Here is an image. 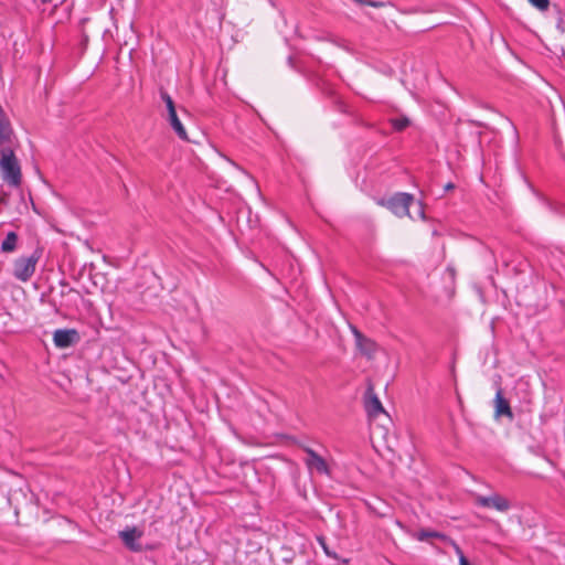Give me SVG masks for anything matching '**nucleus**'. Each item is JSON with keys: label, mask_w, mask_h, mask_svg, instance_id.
Segmentation results:
<instances>
[{"label": "nucleus", "mask_w": 565, "mask_h": 565, "mask_svg": "<svg viewBox=\"0 0 565 565\" xmlns=\"http://www.w3.org/2000/svg\"><path fill=\"white\" fill-rule=\"evenodd\" d=\"M0 174L11 188H19L22 183L21 167L11 146L0 148Z\"/></svg>", "instance_id": "1"}, {"label": "nucleus", "mask_w": 565, "mask_h": 565, "mask_svg": "<svg viewBox=\"0 0 565 565\" xmlns=\"http://www.w3.org/2000/svg\"><path fill=\"white\" fill-rule=\"evenodd\" d=\"M415 198L407 192H396L388 198H381L376 201L380 206L386 207L395 216L402 218L411 216L409 207L414 203Z\"/></svg>", "instance_id": "2"}, {"label": "nucleus", "mask_w": 565, "mask_h": 565, "mask_svg": "<svg viewBox=\"0 0 565 565\" xmlns=\"http://www.w3.org/2000/svg\"><path fill=\"white\" fill-rule=\"evenodd\" d=\"M40 250L35 249L30 256H21L13 263V276L20 281H28L35 271L40 259Z\"/></svg>", "instance_id": "3"}, {"label": "nucleus", "mask_w": 565, "mask_h": 565, "mask_svg": "<svg viewBox=\"0 0 565 565\" xmlns=\"http://www.w3.org/2000/svg\"><path fill=\"white\" fill-rule=\"evenodd\" d=\"M160 97L166 104L167 111H168L167 120L170 124L171 128L173 129V131L177 134V136L180 139L188 141L189 137H188L186 130L178 117L175 104H174L172 97L164 89L160 90Z\"/></svg>", "instance_id": "4"}, {"label": "nucleus", "mask_w": 565, "mask_h": 565, "mask_svg": "<svg viewBox=\"0 0 565 565\" xmlns=\"http://www.w3.org/2000/svg\"><path fill=\"white\" fill-rule=\"evenodd\" d=\"M142 535L143 532L136 526H127L118 533V536L122 541L125 547L134 553H140L143 551V546L139 542Z\"/></svg>", "instance_id": "5"}, {"label": "nucleus", "mask_w": 565, "mask_h": 565, "mask_svg": "<svg viewBox=\"0 0 565 565\" xmlns=\"http://www.w3.org/2000/svg\"><path fill=\"white\" fill-rule=\"evenodd\" d=\"M81 335L76 329H57L53 334V342L58 349H66L77 344Z\"/></svg>", "instance_id": "6"}, {"label": "nucleus", "mask_w": 565, "mask_h": 565, "mask_svg": "<svg viewBox=\"0 0 565 565\" xmlns=\"http://www.w3.org/2000/svg\"><path fill=\"white\" fill-rule=\"evenodd\" d=\"M364 408L370 418H376L380 414H386L372 385H369L364 393Z\"/></svg>", "instance_id": "7"}, {"label": "nucleus", "mask_w": 565, "mask_h": 565, "mask_svg": "<svg viewBox=\"0 0 565 565\" xmlns=\"http://www.w3.org/2000/svg\"><path fill=\"white\" fill-rule=\"evenodd\" d=\"M476 503L480 507L495 509L500 512H505L510 509V502L500 494H493L489 497L478 495Z\"/></svg>", "instance_id": "8"}, {"label": "nucleus", "mask_w": 565, "mask_h": 565, "mask_svg": "<svg viewBox=\"0 0 565 565\" xmlns=\"http://www.w3.org/2000/svg\"><path fill=\"white\" fill-rule=\"evenodd\" d=\"M303 451L307 454L306 465L310 470L315 469L321 475H329V467L324 458L310 447H303Z\"/></svg>", "instance_id": "9"}, {"label": "nucleus", "mask_w": 565, "mask_h": 565, "mask_svg": "<svg viewBox=\"0 0 565 565\" xmlns=\"http://www.w3.org/2000/svg\"><path fill=\"white\" fill-rule=\"evenodd\" d=\"M502 416L508 417L510 420L514 419V414L511 409L510 403L505 397H503L502 388H499L494 397V417L499 418Z\"/></svg>", "instance_id": "10"}, {"label": "nucleus", "mask_w": 565, "mask_h": 565, "mask_svg": "<svg viewBox=\"0 0 565 565\" xmlns=\"http://www.w3.org/2000/svg\"><path fill=\"white\" fill-rule=\"evenodd\" d=\"M355 342L361 353L371 358L376 351V344L373 340L366 338L361 331L356 328L352 329Z\"/></svg>", "instance_id": "11"}, {"label": "nucleus", "mask_w": 565, "mask_h": 565, "mask_svg": "<svg viewBox=\"0 0 565 565\" xmlns=\"http://www.w3.org/2000/svg\"><path fill=\"white\" fill-rule=\"evenodd\" d=\"M12 135V129L9 122V119L0 107V148L8 146L10 142V137Z\"/></svg>", "instance_id": "12"}, {"label": "nucleus", "mask_w": 565, "mask_h": 565, "mask_svg": "<svg viewBox=\"0 0 565 565\" xmlns=\"http://www.w3.org/2000/svg\"><path fill=\"white\" fill-rule=\"evenodd\" d=\"M417 541H420V542H424V541H427L428 539H438L440 541H444V542H451L452 544L455 543L448 535H446L445 533H441V532H437V531H434V530H429V529H422L419 530L418 532L414 533L413 535Z\"/></svg>", "instance_id": "13"}, {"label": "nucleus", "mask_w": 565, "mask_h": 565, "mask_svg": "<svg viewBox=\"0 0 565 565\" xmlns=\"http://www.w3.org/2000/svg\"><path fill=\"white\" fill-rule=\"evenodd\" d=\"M296 557V551L289 546L282 545L277 551L278 565H289Z\"/></svg>", "instance_id": "14"}, {"label": "nucleus", "mask_w": 565, "mask_h": 565, "mask_svg": "<svg viewBox=\"0 0 565 565\" xmlns=\"http://www.w3.org/2000/svg\"><path fill=\"white\" fill-rule=\"evenodd\" d=\"M19 236L15 232L11 231L7 234L6 238L1 243V250L3 253H12L17 248Z\"/></svg>", "instance_id": "15"}, {"label": "nucleus", "mask_w": 565, "mask_h": 565, "mask_svg": "<svg viewBox=\"0 0 565 565\" xmlns=\"http://www.w3.org/2000/svg\"><path fill=\"white\" fill-rule=\"evenodd\" d=\"M391 125L396 131H403L411 125V120L408 117L402 116L391 119Z\"/></svg>", "instance_id": "16"}, {"label": "nucleus", "mask_w": 565, "mask_h": 565, "mask_svg": "<svg viewBox=\"0 0 565 565\" xmlns=\"http://www.w3.org/2000/svg\"><path fill=\"white\" fill-rule=\"evenodd\" d=\"M318 540V543L320 544V546L322 547L323 552L326 553V555L328 557H331V558H334V559H338V554L334 552V551H331L329 545L327 544V540L324 536H318L317 537Z\"/></svg>", "instance_id": "17"}, {"label": "nucleus", "mask_w": 565, "mask_h": 565, "mask_svg": "<svg viewBox=\"0 0 565 565\" xmlns=\"http://www.w3.org/2000/svg\"><path fill=\"white\" fill-rule=\"evenodd\" d=\"M529 2L541 11H546L550 7V0H529Z\"/></svg>", "instance_id": "18"}, {"label": "nucleus", "mask_w": 565, "mask_h": 565, "mask_svg": "<svg viewBox=\"0 0 565 565\" xmlns=\"http://www.w3.org/2000/svg\"><path fill=\"white\" fill-rule=\"evenodd\" d=\"M359 4H366L373 8H382L386 6V2L380 0H354Z\"/></svg>", "instance_id": "19"}, {"label": "nucleus", "mask_w": 565, "mask_h": 565, "mask_svg": "<svg viewBox=\"0 0 565 565\" xmlns=\"http://www.w3.org/2000/svg\"><path fill=\"white\" fill-rule=\"evenodd\" d=\"M454 546L456 548V552L459 554V565H471L463 555L461 548L456 543H454Z\"/></svg>", "instance_id": "20"}, {"label": "nucleus", "mask_w": 565, "mask_h": 565, "mask_svg": "<svg viewBox=\"0 0 565 565\" xmlns=\"http://www.w3.org/2000/svg\"><path fill=\"white\" fill-rule=\"evenodd\" d=\"M10 200L9 193L4 192L3 190H0V204L8 205Z\"/></svg>", "instance_id": "21"}, {"label": "nucleus", "mask_w": 565, "mask_h": 565, "mask_svg": "<svg viewBox=\"0 0 565 565\" xmlns=\"http://www.w3.org/2000/svg\"><path fill=\"white\" fill-rule=\"evenodd\" d=\"M49 305L52 307L54 313L56 315H61L62 310H61V306L56 303L55 300L53 299H50L49 300Z\"/></svg>", "instance_id": "22"}, {"label": "nucleus", "mask_w": 565, "mask_h": 565, "mask_svg": "<svg viewBox=\"0 0 565 565\" xmlns=\"http://www.w3.org/2000/svg\"><path fill=\"white\" fill-rule=\"evenodd\" d=\"M418 205H419V216H420V218L425 220V212H424L423 203L419 201Z\"/></svg>", "instance_id": "23"}, {"label": "nucleus", "mask_w": 565, "mask_h": 565, "mask_svg": "<svg viewBox=\"0 0 565 565\" xmlns=\"http://www.w3.org/2000/svg\"><path fill=\"white\" fill-rule=\"evenodd\" d=\"M455 189V184L451 183V182H448L446 185H445V191H449V190H452Z\"/></svg>", "instance_id": "24"}, {"label": "nucleus", "mask_w": 565, "mask_h": 565, "mask_svg": "<svg viewBox=\"0 0 565 565\" xmlns=\"http://www.w3.org/2000/svg\"><path fill=\"white\" fill-rule=\"evenodd\" d=\"M447 270L450 273V275L454 277L455 276V269L454 268H447Z\"/></svg>", "instance_id": "25"}, {"label": "nucleus", "mask_w": 565, "mask_h": 565, "mask_svg": "<svg viewBox=\"0 0 565 565\" xmlns=\"http://www.w3.org/2000/svg\"><path fill=\"white\" fill-rule=\"evenodd\" d=\"M41 1H42V3H52V2H54L55 0H41Z\"/></svg>", "instance_id": "26"}, {"label": "nucleus", "mask_w": 565, "mask_h": 565, "mask_svg": "<svg viewBox=\"0 0 565 565\" xmlns=\"http://www.w3.org/2000/svg\"><path fill=\"white\" fill-rule=\"evenodd\" d=\"M76 290L74 288H70L68 292H75Z\"/></svg>", "instance_id": "27"}, {"label": "nucleus", "mask_w": 565, "mask_h": 565, "mask_svg": "<svg viewBox=\"0 0 565 565\" xmlns=\"http://www.w3.org/2000/svg\"><path fill=\"white\" fill-rule=\"evenodd\" d=\"M61 284H62L63 286H67V284H66L64 280H62V281H61Z\"/></svg>", "instance_id": "28"}]
</instances>
